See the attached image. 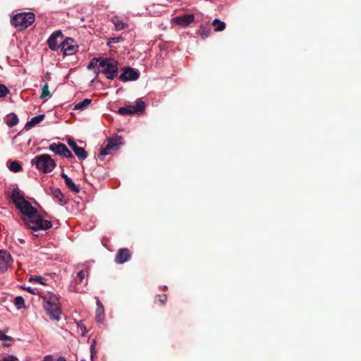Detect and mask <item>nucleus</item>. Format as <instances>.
<instances>
[{"label": "nucleus", "mask_w": 361, "mask_h": 361, "mask_svg": "<svg viewBox=\"0 0 361 361\" xmlns=\"http://www.w3.org/2000/svg\"><path fill=\"white\" fill-rule=\"evenodd\" d=\"M118 62L114 59L104 58L100 60L99 69L95 71L97 73L99 72L105 75L106 78L112 80L118 73Z\"/></svg>", "instance_id": "20e7f679"}, {"label": "nucleus", "mask_w": 361, "mask_h": 361, "mask_svg": "<svg viewBox=\"0 0 361 361\" xmlns=\"http://www.w3.org/2000/svg\"><path fill=\"white\" fill-rule=\"evenodd\" d=\"M73 152L80 159H85L87 157V154L83 147L78 146Z\"/></svg>", "instance_id": "6ab92c4d"}, {"label": "nucleus", "mask_w": 361, "mask_h": 361, "mask_svg": "<svg viewBox=\"0 0 361 361\" xmlns=\"http://www.w3.org/2000/svg\"><path fill=\"white\" fill-rule=\"evenodd\" d=\"M61 51L64 55H72L78 51V47L71 38L67 37L61 43Z\"/></svg>", "instance_id": "1a4fd4ad"}, {"label": "nucleus", "mask_w": 361, "mask_h": 361, "mask_svg": "<svg viewBox=\"0 0 361 361\" xmlns=\"http://www.w3.org/2000/svg\"><path fill=\"white\" fill-rule=\"evenodd\" d=\"M121 39V37H114V38H111L109 42V44H111V43H118L120 42V40Z\"/></svg>", "instance_id": "c9c22d12"}, {"label": "nucleus", "mask_w": 361, "mask_h": 361, "mask_svg": "<svg viewBox=\"0 0 361 361\" xmlns=\"http://www.w3.org/2000/svg\"><path fill=\"white\" fill-rule=\"evenodd\" d=\"M95 345H96V341L94 340L92 341V343L90 345V353H91V356H90V358H91V360L92 361H94V357L97 353V351H96V348H95Z\"/></svg>", "instance_id": "c756f323"}, {"label": "nucleus", "mask_w": 361, "mask_h": 361, "mask_svg": "<svg viewBox=\"0 0 361 361\" xmlns=\"http://www.w3.org/2000/svg\"><path fill=\"white\" fill-rule=\"evenodd\" d=\"M1 361H18V359L13 355H8L4 357Z\"/></svg>", "instance_id": "72a5a7b5"}, {"label": "nucleus", "mask_w": 361, "mask_h": 361, "mask_svg": "<svg viewBox=\"0 0 361 361\" xmlns=\"http://www.w3.org/2000/svg\"><path fill=\"white\" fill-rule=\"evenodd\" d=\"M10 337L0 332V340H9Z\"/></svg>", "instance_id": "e433bc0d"}, {"label": "nucleus", "mask_w": 361, "mask_h": 361, "mask_svg": "<svg viewBox=\"0 0 361 361\" xmlns=\"http://www.w3.org/2000/svg\"><path fill=\"white\" fill-rule=\"evenodd\" d=\"M97 307H103V306L102 305L101 302H100L98 299H97Z\"/></svg>", "instance_id": "58836bf2"}, {"label": "nucleus", "mask_w": 361, "mask_h": 361, "mask_svg": "<svg viewBox=\"0 0 361 361\" xmlns=\"http://www.w3.org/2000/svg\"><path fill=\"white\" fill-rule=\"evenodd\" d=\"M130 252L126 248L120 249L116 256V262L118 264H123L130 259Z\"/></svg>", "instance_id": "4468645a"}, {"label": "nucleus", "mask_w": 361, "mask_h": 361, "mask_svg": "<svg viewBox=\"0 0 361 361\" xmlns=\"http://www.w3.org/2000/svg\"><path fill=\"white\" fill-rule=\"evenodd\" d=\"M43 306L51 319L59 321L61 310L57 296L52 293H47L42 296Z\"/></svg>", "instance_id": "f03ea898"}, {"label": "nucleus", "mask_w": 361, "mask_h": 361, "mask_svg": "<svg viewBox=\"0 0 361 361\" xmlns=\"http://www.w3.org/2000/svg\"><path fill=\"white\" fill-rule=\"evenodd\" d=\"M31 164L35 165L37 169L43 173L51 172L56 166L54 160L47 154L36 156L32 159Z\"/></svg>", "instance_id": "7ed1b4c3"}, {"label": "nucleus", "mask_w": 361, "mask_h": 361, "mask_svg": "<svg viewBox=\"0 0 361 361\" xmlns=\"http://www.w3.org/2000/svg\"><path fill=\"white\" fill-rule=\"evenodd\" d=\"M194 18L193 14H185L174 18L173 21L183 27H186L194 20Z\"/></svg>", "instance_id": "ddd939ff"}, {"label": "nucleus", "mask_w": 361, "mask_h": 361, "mask_svg": "<svg viewBox=\"0 0 361 361\" xmlns=\"http://www.w3.org/2000/svg\"><path fill=\"white\" fill-rule=\"evenodd\" d=\"M44 118V114H40L38 116H36L35 117H32L30 121H27L25 126V128L27 130H30L31 128L34 127L35 126L37 125L40 122H42Z\"/></svg>", "instance_id": "dca6fc26"}, {"label": "nucleus", "mask_w": 361, "mask_h": 361, "mask_svg": "<svg viewBox=\"0 0 361 361\" xmlns=\"http://www.w3.org/2000/svg\"><path fill=\"white\" fill-rule=\"evenodd\" d=\"M63 35L61 30L54 31L49 37L47 44L49 49L52 51L57 50L61 47V43L63 42Z\"/></svg>", "instance_id": "6e6552de"}, {"label": "nucleus", "mask_w": 361, "mask_h": 361, "mask_svg": "<svg viewBox=\"0 0 361 361\" xmlns=\"http://www.w3.org/2000/svg\"><path fill=\"white\" fill-rule=\"evenodd\" d=\"M11 198L15 204L17 209L22 214V221L27 228L31 230L32 233L38 237L39 235L36 233L39 231H46L51 228L52 223L43 218L39 214L38 211L32 204L26 200L18 188H13L11 191Z\"/></svg>", "instance_id": "f257e3e1"}, {"label": "nucleus", "mask_w": 361, "mask_h": 361, "mask_svg": "<svg viewBox=\"0 0 361 361\" xmlns=\"http://www.w3.org/2000/svg\"><path fill=\"white\" fill-rule=\"evenodd\" d=\"M18 241L20 243H25V240L22 239V238H19L18 239Z\"/></svg>", "instance_id": "ea45409f"}, {"label": "nucleus", "mask_w": 361, "mask_h": 361, "mask_svg": "<svg viewBox=\"0 0 361 361\" xmlns=\"http://www.w3.org/2000/svg\"><path fill=\"white\" fill-rule=\"evenodd\" d=\"M92 100L90 99H85L82 101L77 103L74 106V110H80L83 111L84 109H87L91 104Z\"/></svg>", "instance_id": "f3484780"}, {"label": "nucleus", "mask_w": 361, "mask_h": 361, "mask_svg": "<svg viewBox=\"0 0 361 361\" xmlns=\"http://www.w3.org/2000/svg\"><path fill=\"white\" fill-rule=\"evenodd\" d=\"M112 23H114L115 28L118 30H123L127 27L126 23H123L121 20L116 18L112 19Z\"/></svg>", "instance_id": "b1692460"}, {"label": "nucleus", "mask_w": 361, "mask_h": 361, "mask_svg": "<svg viewBox=\"0 0 361 361\" xmlns=\"http://www.w3.org/2000/svg\"><path fill=\"white\" fill-rule=\"evenodd\" d=\"M101 59H97V58L92 59L91 61H90L88 66H87V68L88 69H94V68H96L98 66V64L99 65Z\"/></svg>", "instance_id": "a878e982"}, {"label": "nucleus", "mask_w": 361, "mask_h": 361, "mask_svg": "<svg viewBox=\"0 0 361 361\" xmlns=\"http://www.w3.org/2000/svg\"><path fill=\"white\" fill-rule=\"evenodd\" d=\"M68 145L73 149V151L75 150V149L78 147L76 143L73 140H72L71 139H68Z\"/></svg>", "instance_id": "473e14b6"}, {"label": "nucleus", "mask_w": 361, "mask_h": 361, "mask_svg": "<svg viewBox=\"0 0 361 361\" xmlns=\"http://www.w3.org/2000/svg\"><path fill=\"white\" fill-rule=\"evenodd\" d=\"M25 289L31 294H35V290L32 288L31 287L28 286L25 288Z\"/></svg>", "instance_id": "4c0bfd02"}, {"label": "nucleus", "mask_w": 361, "mask_h": 361, "mask_svg": "<svg viewBox=\"0 0 361 361\" xmlns=\"http://www.w3.org/2000/svg\"><path fill=\"white\" fill-rule=\"evenodd\" d=\"M8 92V89L5 85L0 84V97H6Z\"/></svg>", "instance_id": "c85d7f7f"}, {"label": "nucleus", "mask_w": 361, "mask_h": 361, "mask_svg": "<svg viewBox=\"0 0 361 361\" xmlns=\"http://www.w3.org/2000/svg\"><path fill=\"white\" fill-rule=\"evenodd\" d=\"M145 102L140 99H137L135 104L119 108L118 113L121 115L140 114L145 110Z\"/></svg>", "instance_id": "0eeeda50"}, {"label": "nucleus", "mask_w": 361, "mask_h": 361, "mask_svg": "<svg viewBox=\"0 0 361 361\" xmlns=\"http://www.w3.org/2000/svg\"><path fill=\"white\" fill-rule=\"evenodd\" d=\"M29 281H34L38 283L44 284L43 278L41 276H31Z\"/></svg>", "instance_id": "7c9ffc66"}, {"label": "nucleus", "mask_w": 361, "mask_h": 361, "mask_svg": "<svg viewBox=\"0 0 361 361\" xmlns=\"http://www.w3.org/2000/svg\"><path fill=\"white\" fill-rule=\"evenodd\" d=\"M51 97V94L49 90V85L47 83L44 84L42 88V94L40 95L41 99H45L47 97L50 98Z\"/></svg>", "instance_id": "5701e85b"}, {"label": "nucleus", "mask_w": 361, "mask_h": 361, "mask_svg": "<svg viewBox=\"0 0 361 361\" xmlns=\"http://www.w3.org/2000/svg\"><path fill=\"white\" fill-rule=\"evenodd\" d=\"M86 271L82 270V271H80L78 273V276L80 279V282H82V280L85 279V277L86 276Z\"/></svg>", "instance_id": "2f4dec72"}, {"label": "nucleus", "mask_w": 361, "mask_h": 361, "mask_svg": "<svg viewBox=\"0 0 361 361\" xmlns=\"http://www.w3.org/2000/svg\"><path fill=\"white\" fill-rule=\"evenodd\" d=\"M49 149L56 154L62 155L66 158H72L73 157L68 147L62 143H52L49 145Z\"/></svg>", "instance_id": "9d476101"}, {"label": "nucleus", "mask_w": 361, "mask_h": 361, "mask_svg": "<svg viewBox=\"0 0 361 361\" xmlns=\"http://www.w3.org/2000/svg\"><path fill=\"white\" fill-rule=\"evenodd\" d=\"M13 263L11 254L6 251L0 250V274L4 273Z\"/></svg>", "instance_id": "9b49d317"}, {"label": "nucleus", "mask_w": 361, "mask_h": 361, "mask_svg": "<svg viewBox=\"0 0 361 361\" xmlns=\"http://www.w3.org/2000/svg\"><path fill=\"white\" fill-rule=\"evenodd\" d=\"M61 176L64 179L66 185L70 190L75 193H78L80 191L79 188L75 185L72 179L70 177H68L66 173H62Z\"/></svg>", "instance_id": "2eb2a0df"}, {"label": "nucleus", "mask_w": 361, "mask_h": 361, "mask_svg": "<svg viewBox=\"0 0 361 361\" xmlns=\"http://www.w3.org/2000/svg\"><path fill=\"white\" fill-rule=\"evenodd\" d=\"M6 123L9 127H13L18 123V118L15 114H10L6 116Z\"/></svg>", "instance_id": "a211bd4d"}, {"label": "nucleus", "mask_w": 361, "mask_h": 361, "mask_svg": "<svg viewBox=\"0 0 361 361\" xmlns=\"http://www.w3.org/2000/svg\"><path fill=\"white\" fill-rule=\"evenodd\" d=\"M8 167L13 172H18L22 169L21 166L17 161H11Z\"/></svg>", "instance_id": "bb28decb"}, {"label": "nucleus", "mask_w": 361, "mask_h": 361, "mask_svg": "<svg viewBox=\"0 0 361 361\" xmlns=\"http://www.w3.org/2000/svg\"><path fill=\"white\" fill-rule=\"evenodd\" d=\"M53 196L55 200L59 202H63V195L59 189H54L52 192Z\"/></svg>", "instance_id": "393cba45"}, {"label": "nucleus", "mask_w": 361, "mask_h": 361, "mask_svg": "<svg viewBox=\"0 0 361 361\" xmlns=\"http://www.w3.org/2000/svg\"><path fill=\"white\" fill-rule=\"evenodd\" d=\"M104 319V310L103 307H97L96 310V320L101 323Z\"/></svg>", "instance_id": "4be33fe9"}, {"label": "nucleus", "mask_w": 361, "mask_h": 361, "mask_svg": "<svg viewBox=\"0 0 361 361\" xmlns=\"http://www.w3.org/2000/svg\"><path fill=\"white\" fill-rule=\"evenodd\" d=\"M140 76V72L132 68H126L123 73L119 76V78L123 82L132 81L138 79Z\"/></svg>", "instance_id": "f8f14e48"}, {"label": "nucleus", "mask_w": 361, "mask_h": 361, "mask_svg": "<svg viewBox=\"0 0 361 361\" xmlns=\"http://www.w3.org/2000/svg\"><path fill=\"white\" fill-rule=\"evenodd\" d=\"M159 297V300L160 301V302L162 304V305H164L166 301V295L164 294V295H160L158 296Z\"/></svg>", "instance_id": "f704fd0d"}, {"label": "nucleus", "mask_w": 361, "mask_h": 361, "mask_svg": "<svg viewBox=\"0 0 361 361\" xmlns=\"http://www.w3.org/2000/svg\"><path fill=\"white\" fill-rule=\"evenodd\" d=\"M35 14L31 12L20 13L14 15L11 20V24L19 30L27 28L35 21Z\"/></svg>", "instance_id": "423d86ee"}, {"label": "nucleus", "mask_w": 361, "mask_h": 361, "mask_svg": "<svg viewBox=\"0 0 361 361\" xmlns=\"http://www.w3.org/2000/svg\"><path fill=\"white\" fill-rule=\"evenodd\" d=\"M212 25L214 26H215L214 27V30L216 32H220V31H222L225 29L226 27V24L223 21H221L219 19H214L212 22Z\"/></svg>", "instance_id": "aec40b11"}, {"label": "nucleus", "mask_w": 361, "mask_h": 361, "mask_svg": "<svg viewBox=\"0 0 361 361\" xmlns=\"http://www.w3.org/2000/svg\"><path fill=\"white\" fill-rule=\"evenodd\" d=\"M42 361H66L63 357H56L53 355H47Z\"/></svg>", "instance_id": "cd10ccee"}, {"label": "nucleus", "mask_w": 361, "mask_h": 361, "mask_svg": "<svg viewBox=\"0 0 361 361\" xmlns=\"http://www.w3.org/2000/svg\"><path fill=\"white\" fill-rule=\"evenodd\" d=\"M14 304L18 310L25 307V300L22 296H17L14 300Z\"/></svg>", "instance_id": "412c9836"}, {"label": "nucleus", "mask_w": 361, "mask_h": 361, "mask_svg": "<svg viewBox=\"0 0 361 361\" xmlns=\"http://www.w3.org/2000/svg\"><path fill=\"white\" fill-rule=\"evenodd\" d=\"M122 140L123 138L121 136H115L109 138L101 146V151L98 155L99 158L102 159L105 156L116 152L123 144Z\"/></svg>", "instance_id": "39448f33"}]
</instances>
